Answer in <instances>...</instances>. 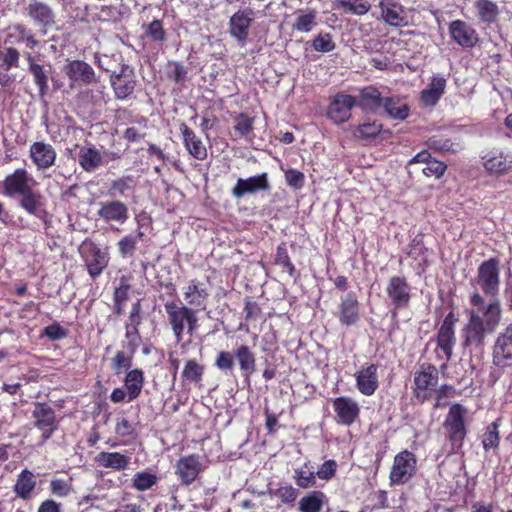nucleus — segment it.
I'll return each mask as SVG.
<instances>
[{
	"label": "nucleus",
	"mask_w": 512,
	"mask_h": 512,
	"mask_svg": "<svg viewBox=\"0 0 512 512\" xmlns=\"http://www.w3.org/2000/svg\"><path fill=\"white\" fill-rule=\"evenodd\" d=\"M470 308L466 309L467 322L462 329L464 344L467 347L481 348L487 336L494 334L503 317V309L498 298L486 300L479 293H473L469 299Z\"/></svg>",
	"instance_id": "obj_1"
},
{
	"label": "nucleus",
	"mask_w": 512,
	"mask_h": 512,
	"mask_svg": "<svg viewBox=\"0 0 512 512\" xmlns=\"http://www.w3.org/2000/svg\"><path fill=\"white\" fill-rule=\"evenodd\" d=\"M164 307L177 342L182 340L185 327L190 335L194 333L198 319L193 308L174 301L166 302Z\"/></svg>",
	"instance_id": "obj_2"
},
{
	"label": "nucleus",
	"mask_w": 512,
	"mask_h": 512,
	"mask_svg": "<svg viewBox=\"0 0 512 512\" xmlns=\"http://www.w3.org/2000/svg\"><path fill=\"white\" fill-rule=\"evenodd\" d=\"M79 252L89 276L93 279L99 277L109 264L108 252L93 241H83Z\"/></svg>",
	"instance_id": "obj_3"
},
{
	"label": "nucleus",
	"mask_w": 512,
	"mask_h": 512,
	"mask_svg": "<svg viewBox=\"0 0 512 512\" xmlns=\"http://www.w3.org/2000/svg\"><path fill=\"white\" fill-rule=\"evenodd\" d=\"M477 284L486 296L497 298L500 286V262L497 258H489L479 265Z\"/></svg>",
	"instance_id": "obj_4"
},
{
	"label": "nucleus",
	"mask_w": 512,
	"mask_h": 512,
	"mask_svg": "<svg viewBox=\"0 0 512 512\" xmlns=\"http://www.w3.org/2000/svg\"><path fill=\"white\" fill-rule=\"evenodd\" d=\"M468 410L458 403L450 405V454L459 453L467 435L466 417Z\"/></svg>",
	"instance_id": "obj_5"
},
{
	"label": "nucleus",
	"mask_w": 512,
	"mask_h": 512,
	"mask_svg": "<svg viewBox=\"0 0 512 512\" xmlns=\"http://www.w3.org/2000/svg\"><path fill=\"white\" fill-rule=\"evenodd\" d=\"M32 418L34 419V426L42 432V443L50 439L53 433L58 429L55 411L47 403H34Z\"/></svg>",
	"instance_id": "obj_6"
},
{
	"label": "nucleus",
	"mask_w": 512,
	"mask_h": 512,
	"mask_svg": "<svg viewBox=\"0 0 512 512\" xmlns=\"http://www.w3.org/2000/svg\"><path fill=\"white\" fill-rule=\"evenodd\" d=\"M37 185L36 180L24 168L16 169L3 181V192L10 198H16Z\"/></svg>",
	"instance_id": "obj_7"
},
{
	"label": "nucleus",
	"mask_w": 512,
	"mask_h": 512,
	"mask_svg": "<svg viewBox=\"0 0 512 512\" xmlns=\"http://www.w3.org/2000/svg\"><path fill=\"white\" fill-rule=\"evenodd\" d=\"M439 372L432 365H421L414 374V394L421 401L427 400L438 383Z\"/></svg>",
	"instance_id": "obj_8"
},
{
	"label": "nucleus",
	"mask_w": 512,
	"mask_h": 512,
	"mask_svg": "<svg viewBox=\"0 0 512 512\" xmlns=\"http://www.w3.org/2000/svg\"><path fill=\"white\" fill-rule=\"evenodd\" d=\"M334 315L341 325L351 327L360 320V303L354 292L350 291L340 297L337 311Z\"/></svg>",
	"instance_id": "obj_9"
},
{
	"label": "nucleus",
	"mask_w": 512,
	"mask_h": 512,
	"mask_svg": "<svg viewBox=\"0 0 512 512\" xmlns=\"http://www.w3.org/2000/svg\"><path fill=\"white\" fill-rule=\"evenodd\" d=\"M492 356L493 364L497 367L504 368L512 364V323L496 337Z\"/></svg>",
	"instance_id": "obj_10"
},
{
	"label": "nucleus",
	"mask_w": 512,
	"mask_h": 512,
	"mask_svg": "<svg viewBox=\"0 0 512 512\" xmlns=\"http://www.w3.org/2000/svg\"><path fill=\"white\" fill-rule=\"evenodd\" d=\"M110 81L115 97L119 100L127 99L134 92L136 86L132 69L126 64H121L118 70L112 71Z\"/></svg>",
	"instance_id": "obj_11"
},
{
	"label": "nucleus",
	"mask_w": 512,
	"mask_h": 512,
	"mask_svg": "<svg viewBox=\"0 0 512 512\" xmlns=\"http://www.w3.org/2000/svg\"><path fill=\"white\" fill-rule=\"evenodd\" d=\"M416 459L413 453L405 450L396 455L390 472V480L393 484H404L414 474Z\"/></svg>",
	"instance_id": "obj_12"
},
{
	"label": "nucleus",
	"mask_w": 512,
	"mask_h": 512,
	"mask_svg": "<svg viewBox=\"0 0 512 512\" xmlns=\"http://www.w3.org/2000/svg\"><path fill=\"white\" fill-rule=\"evenodd\" d=\"M482 164L490 175H501L512 170V153L499 149L486 151L481 156Z\"/></svg>",
	"instance_id": "obj_13"
},
{
	"label": "nucleus",
	"mask_w": 512,
	"mask_h": 512,
	"mask_svg": "<svg viewBox=\"0 0 512 512\" xmlns=\"http://www.w3.org/2000/svg\"><path fill=\"white\" fill-rule=\"evenodd\" d=\"M357 104V99L349 94L338 93L330 102L327 116L336 124H341L349 120L351 110Z\"/></svg>",
	"instance_id": "obj_14"
},
{
	"label": "nucleus",
	"mask_w": 512,
	"mask_h": 512,
	"mask_svg": "<svg viewBox=\"0 0 512 512\" xmlns=\"http://www.w3.org/2000/svg\"><path fill=\"white\" fill-rule=\"evenodd\" d=\"M26 14L40 28V32L45 35L47 31L55 24V13L46 3L33 1L26 7Z\"/></svg>",
	"instance_id": "obj_15"
},
{
	"label": "nucleus",
	"mask_w": 512,
	"mask_h": 512,
	"mask_svg": "<svg viewBox=\"0 0 512 512\" xmlns=\"http://www.w3.org/2000/svg\"><path fill=\"white\" fill-rule=\"evenodd\" d=\"M332 406L335 412V420L338 424L350 426L359 417V404L350 397H337L333 400Z\"/></svg>",
	"instance_id": "obj_16"
},
{
	"label": "nucleus",
	"mask_w": 512,
	"mask_h": 512,
	"mask_svg": "<svg viewBox=\"0 0 512 512\" xmlns=\"http://www.w3.org/2000/svg\"><path fill=\"white\" fill-rule=\"evenodd\" d=\"M254 20V12L247 8L234 13L229 21V32L238 43L244 44L249 35V29Z\"/></svg>",
	"instance_id": "obj_17"
},
{
	"label": "nucleus",
	"mask_w": 512,
	"mask_h": 512,
	"mask_svg": "<svg viewBox=\"0 0 512 512\" xmlns=\"http://www.w3.org/2000/svg\"><path fill=\"white\" fill-rule=\"evenodd\" d=\"M270 189L268 174L261 173L248 178H239L232 188V195L237 198H243L245 195L253 194Z\"/></svg>",
	"instance_id": "obj_18"
},
{
	"label": "nucleus",
	"mask_w": 512,
	"mask_h": 512,
	"mask_svg": "<svg viewBox=\"0 0 512 512\" xmlns=\"http://www.w3.org/2000/svg\"><path fill=\"white\" fill-rule=\"evenodd\" d=\"M64 72L75 85H90L96 82L93 68L82 60H72L67 63Z\"/></svg>",
	"instance_id": "obj_19"
},
{
	"label": "nucleus",
	"mask_w": 512,
	"mask_h": 512,
	"mask_svg": "<svg viewBox=\"0 0 512 512\" xmlns=\"http://www.w3.org/2000/svg\"><path fill=\"white\" fill-rule=\"evenodd\" d=\"M97 215L105 222L124 224L129 218L128 206L120 200L99 202Z\"/></svg>",
	"instance_id": "obj_20"
},
{
	"label": "nucleus",
	"mask_w": 512,
	"mask_h": 512,
	"mask_svg": "<svg viewBox=\"0 0 512 512\" xmlns=\"http://www.w3.org/2000/svg\"><path fill=\"white\" fill-rule=\"evenodd\" d=\"M386 293L396 309L404 308L410 300V286L405 278L394 276L390 278Z\"/></svg>",
	"instance_id": "obj_21"
},
{
	"label": "nucleus",
	"mask_w": 512,
	"mask_h": 512,
	"mask_svg": "<svg viewBox=\"0 0 512 512\" xmlns=\"http://www.w3.org/2000/svg\"><path fill=\"white\" fill-rule=\"evenodd\" d=\"M377 370L378 367L375 364H366L355 373L356 387L361 394L371 396L378 389Z\"/></svg>",
	"instance_id": "obj_22"
},
{
	"label": "nucleus",
	"mask_w": 512,
	"mask_h": 512,
	"mask_svg": "<svg viewBox=\"0 0 512 512\" xmlns=\"http://www.w3.org/2000/svg\"><path fill=\"white\" fill-rule=\"evenodd\" d=\"M184 300L190 308L204 310L209 297V293L204 283L196 279L190 280L183 288Z\"/></svg>",
	"instance_id": "obj_23"
},
{
	"label": "nucleus",
	"mask_w": 512,
	"mask_h": 512,
	"mask_svg": "<svg viewBox=\"0 0 512 512\" xmlns=\"http://www.w3.org/2000/svg\"><path fill=\"white\" fill-rule=\"evenodd\" d=\"M175 472L178 475L182 485H190L195 481L201 471L199 456L188 455L181 457L175 466Z\"/></svg>",
	"instance_id": "obj_24"
},
{
	"label": "nucleus",
	"mask_w": 512,
	"mask_h": 512,
	"mask_svg": "<svg viewBox=\"0 0 512 512\" xmlns=\"http://www.w3.org/2000/svg\"><path fill=\"white\" fill-rule=\"evenodd\" d=\"M30 157L38 170H44L52 167L56 161V150L45 142H34L30 146Z\"/></svg>",
	"instance_id": "obj_25"
},
{
	"label": "nucleus",
	"mask_w": 512,
	"mask_h": 512,
	"mask_svg": "<svg viewBox=\"0 0 512 512\" xmlns=\"http://www.w3.org/2000/svg\"><path fill=\"white\" fill-rule=\"evenodd\" d=\"M381 17L390 26L402 27L407 24L403 6L396 0H380Z\"/></svg>",
	"instance_id": "obj_26"
},
{
	"label": "nucleus",
	"mask_w": 512,
	"mask_h": 512,
	"mask_svg": "<svg viewBox=\"0 0 512 512\" xmlns=\"http://www.w3.org/2000/svg\"><path fill=\"white\" fill-rule=\"evenodd\" d=\"M450 37L464 48H472L478 41L476 31L464 21L450 22Z\"/></svg>",
	"instance_id": "obj_27"
},
{
	"label": "nucleus",
	"mask_w": 512,
	"mask_h": 512,
	"mask_svg": "<svg viewBox=\"0 0 512 512\" xmlns=\"http://www.w3.org/2000/svg\"><path fill=\"white\" fill-rule=\"evenodd\" d=\"M180 131L189 154L197 160H204L207 157V149L201 139L185 123L180 124Z\"/></svg>",
	"instance_id": "obj_28"
},
{
	"label": "nucleus",
	"mask_w": 512,
	"mask_h": 512,
	"mask_svg": "<svg viewBox=\"0 0 512 512\" xmlns=\"http://www.w3.org/2000/svg\"><path fill=\"white\" fill-rule=\"evenodd\" d=\"M234 356L240 371L247 379L256 371L255 353L247 345H239L234 349Z\"/></svg>",
	"instance_id": "obj_29"
},
{
	"label": "nucleus",
	"mask_w": 512,
	"mask_h": 512,
	"mask_svg": "<svg viewBox=\"0 0 512 512\" xmlns=\"http://www.w3.org/2000/svg\"><path fill=\"white\" fill-rule=\"evenodd\" d=\"M19 206L24 209L28 214L33 215L41 220L46 217V211L42 208V196L38 191L33 188L28 192L20 195Z\"/></svg>",
	"instance_id": "obj_30"
},
{
	"label": "nucleus",
	"mask_w": 512,
	"mask_h": 512,
	"mask_svg": "<svg viewBox=\"0 0 512 512\" xmlns=\"http://www.w3.org/2000/svg\"><path fill=\"white\" fill-rule=\"evenodd\" d=\"M95 461L103 468L121 471L129 466L130 457L119 452H100Z\"/></svg>",
	"instance_id": "obj_31"
},
{
	"label": "nucleus",
	"mask_w": 512,
	"mask_h": 512,
	"mask_svg": "<svg viewBox=\"0 0 512 512\" xmlns=\"http://www.w3.org/2000/svg\"><path fill=\"white\" fill-rule=\"evenodd\" d=\"M446 87V79L443 77L434 76L430 84L420 94V101L424 106H434Z\"/></svg>",
	"instance_id": "obj_32"
},
{
	"label": "nucleus",
	"mask_w": 512,
	"mask_h": 512,
	"mask_svg": "<svg viewBox=\"0 0 512 512\" xmlns=\"http://www.w3.org/2000/svg\"><path fill=\"white\" fill-rule=\"evenodd\" d=\"M317 14L315 9H298L292 30L300 33L311 32L317 25Z\"/></svg>",
	"instance_id": "obj_33"
},
{
	"label": "nucleus",
	"mask_w": 512,
	"mask_h": 512,
	"mask_svg": "<svg viewBox=\"0 0 512 512\" xmlns=\"http://www.w3.org/2000/svg\"><path fill=\"white\" fill-rule=\"evenodd\" d=\"M144 385V373L141 369H133L127 372L124 378V387L127 391V402L137 399Z\"/></svg>",
	"instance_id": "obj_34"
},
{
	"label": "nucleus",
	"mask_w": 512,
	"mask_h": 512,
	"mask_svg": "<svg viewBox=\"0 0 512 512\" xmlns=\"http://www.w3.org/2000/svg\"><path fill=\"white\" fill-rule=\"evenodd\" d=\"M103 161L100 151L95 146L82 147L78 153L80 167L86 172H94Z\"/></svg>",
	"instance_id": "obj_35"
},
{
	"label": "nucleus",
	"mask_w": 512,
	"mask_h": 512,
	"mask_svg": "<svg viewBox=\"0 0 512 512\" xmlns=\"http://www.w3.org/2000/svg\"><path fill=\"white\" fill-rule=\"evenodd\" d=\"M384 98L385 97L381 96V93L377 88L368 86L361 90L359 100L356 105L363 111H376L382 106Z\"/></svg>",
	"instance_id": "obj_36"
},
{
	"label": "nucleus",
	"mask_w": 512,
	"mask_h": 512,
	"mask_svg": "<svg viewBox=\"0 0 512 512\" xmlns=\"http://www.w3.org/2000/svg\"><path fill=\"white\" fill-rule=\"evenodd\" d=\"M387 115L396 120H405L409 116L407 103L397 96L385 97L382 106Z\"/></svg>",
	"instance_id": "obj_37"
},
{
	"label": "nucleus",
	"mask_w": 512,
	"mask_h": 512,
	"mask_svg": "<svg viewBox=\"0 0 512 512\" xmlns=\"http://www.w3.org/2000/svg\"><path fill=\"white\" fill-rule=\"evenodd\" d=\"M36 478L32 471L23 469L17 477L13 490L21 499H28L36 487Z\"/></svg>",
	"instance_id": "obj_38"
},
{
	"label": "nucleus",
	"mask_w": 512,
	"mask_h": 512,
	"mask_svg": "<svg viewBox=\"0 0 512 512\" xmlns=\"http://www.w3.org/2000/svg\"><path fill=\"white\" fill-rule=\"evenodd\" d=\"M499 422H500V419H497V420L491 422L490 424H488L485 427L484 432L481 436V444H482L483 450L486 453H489L491 451L495 453L499 449L500 441H501L500 433H499V426H500Z\"/></svg>",
	"instance_id": "obj_39"
},
{
	"label": "nucleus",
	"mask_w": 512,
	"mask_h": 512,
	"mask_svg": "<svg viewBox=\"0 0 512 512\" xmlns=\"http://www.w3.org/2000/svg\"><path fill=\"white\" fill-rule=\"evenodd\" d=\"M26 59L29 64V72L33 76L34 83L39 89V94L43 97L48 91V74L44 67L35 62L34 57L30 54H26Z\"/></svg>",
	"instance_id": "obj_40"
},
{
	"label": "nucleus",
	"mask_w": 512,
	"mask_h": 512,
	"mask_svg": "<svg viewBox=\"0 0 512 512\" xmlns=\"http://www.w3.org/2000/svg\"><path fill=\"white\" fill-rule=\"evenodd\" d=\"M254 117L239 113L233 117V130L237 138L250 139L253 133Z\"/></svg>",
	"instance_id": "obj_41"
},
{
	"label": "nucleus",
	"mask_w": 512,
	"mask_h": 512,
	"mask_svg": "<svg viewBox=\"0 0 512 512\" xmlns=\"http://www.w3.org/2000/svg\"><path fill=\"white\" fill-rule=\"evenodd\" d=\"M326 496L321 491H312L299 501L300 512H320Z\"/></svg>",
	"instance_id": "obj_42"
},
{
	"label": "nucleus",
	"mask_w": 512,
	"mask_h": 512,
	"mask_svg": "<svg viewBox=\"0 0 512 512\" xmlns=\"http://www.w3.org/2000/svg\"><path fill=\"white\" fill-rule=\"evenodd\" d=\"M479 19L486 23L492 24L496 22L499 14V9L496 3L491 0H478L476 2Z\"/></svg>",
	"instance_id": "obj_43"
},
{
	"label": "nucleus",
	"mask_w": 512,
	"mask_h": 512,
	"mask_svg": "<svg viewBox=\"0 0 512 512\" xmlns=\"http://www.w3.org/2000/svg\"><path fill=\"white\" fill-rule=\"evenodd\" d=\"M136 186V181L134 176L127 175L115 179L111 182L109 188V194L111 196H126L127 193L134 191Z\"/></svg>",
	"instance_id": "obj_44"
},
{
	"label": "nucleus",
	"mask_w": 512,
	"mask_h": 512,
	"mask_svg": "<svg viewBox=\"0 0 512 512\" xmlns=\"http://www.w3.org/2000/svg\"><path fill=\"white\" fill-rule=\"evenodd\" d=\"M143 236L144 233L139 230L136 235L129 234L121 238L117 244L120 255L122 257H131Z\"/></svg>",
	"instance_id": "obj_45"
},
{
	"label": "nucleus",
	"mask_w": 512,
	"mask_h": 512,
	"mask_svg": "<svg viewBox=\"0 0 512 512\" xmlns=\"http://www.w3.org/2000/svg\"><path fill=\"white\" fill-rule=\"evenodd\" d=\"M382 130V124L376 121H364L360 123L354 130L353 135L360 139L375 138Z\"/></svg>",
	"instance_id": "obj_46"
},
{
	"label": "nucleus",
	"mask_w": 512,
	"mask_h": 512,
	"mask_svg": "<svg viewBox=\"0 0 512 512\" xmlns=\"http://www.w3.org/2000/svg\"><path fill=\"white\" fill-rule=\"evenodd\" d=\"M336 2L344 11L357 16L365 15L371 8L366 0H336Z\"/></svg>",
	"instance_id": "obj_47"
},
{
	"label": "nucleus",
	"mask_w": 512,
	"mask_h": 512,
	"mask_svg": "<svg viewBox=\"0 0 512 512\" xmlns=\"http://www.w3.org/2000/svg\"><path fill=\"white\" fill-rule=\"evenodd\" d=\"M157 476L147 471H141L134 474L132 482L133 487L138 491H146L157 483Z\"/></svg>",
	"instance_id": "obj_48"
},
{
	"label": "nucleus",
	"mask_w": 512,
	"mask_h": 512,
	"mask_svg": "<svg viewBox=\"0 0 512 512\" xmlns=\"http://www.w3.org/2000/svg\"><path fill=\"white\" fill-rule=\"evenodd\" d=\"M204 367L196 360H188L184 366L182 377L189 382H199L203 376Z\"/></svg>",
	"instance_id": "obj_49"
},
{
	"label": "nucleus",
	"mask_w": 512,
	"mask_h": 512,
	"mask_svg": "<svg viewBox=\"0 0 512 512\" xmlns=\"http://www.w3.org/2000/svg\"><path fill=\"white\" fill-rule=\"evenodd\" d=\"M275 263L286 269V271L291 277H294L296 275V268L290 260L287 247L284 243L280 244L277 247Z\"/></svg>",
	"instance_id": "obj_50"
},
{
	"label": "nucleus",
	"mask_w": 512,
	"mask_h": 512,
	"mask_svg": "<svg viewBox=\"0 0 512 512\" xmlns=\"http://www.w3.org/2000/svg\"><path fill=\"white\" fill-rule=\"evenodd\" d=\"M312 47L317 52L328 53L333 51L336 45L329 33H319L314 37Z\"/></svg>",
	"instance_id": "obj_51"
},
{
	"label": "nucleus",
	"mask_w": 512,
	"mask_h": 512,
	"mask_svg": "<svg viewBox=\"0 0 512 512\" xmlns=\"http://www.w3.org/2000/svg\"><path fill=\"white\" fill-rule=\"evenodd\" d=\"M20 53L16 48L7 47L0 51V60L5 71L16 68L19 65Z\"/></svg>",
	"instance_id": "obj_52"
},
{
	"label": "nucleus",
	"mask_w": 512,
	"mask_h": 512,
	"mask_svg": "<svg viewBox=\"0 0 512 512\" xmlns=\"http://www.w3.org/2000/svg\"><path fill=\"white\" fill-rule=\"evenodd\" d=\"M293 478L297 486L304 489L312 487L316 483V474L303 468L295 469Z\"/></svg>",
	"instance_id": "obj_53"
},
{
	"label": "nucleus",
	"mask_w": 512,
	"mask_h": 512,
	"mask_svg": "<svg viewBox=\"0 0 512 512\" xmlns=\"http://www.w3.org/2000/svg\"><path fill=\"white\" fill-rule=\"evenodd\" d=\"M132 366V357L123 351H118L112 359V368L116 375L122 374Z\"/></svg>",
	"instance_id": "obj_54"
},
{
	"label": "nucleus",
	"mask_w": 512,
	"mask_h": 512,
	"mask_svg": "<svg viewBox=\"0 0 512 512\" xmlns=\"http://www.w3.org/2000/svg\"><path fill=\"white\" fill-rule=\"evenodd\" d=\"M234 352L231 353L229 351H220L215 359V367L222 372H232L234 369Z\"/></svg>",
	"instance_id": "obj_55"
},
{
	"label": "nucleus",
	"mask_w": 512,
	"mask_h": 512,
	"mask_svg": "<svg viewBox=\"0 0 512 512\" xmlns=\"http://www.w3.org/2000/svg\"><path fill=\"white\" fill-rule=\"evenodd\" d=\"M50 491L57 497H66L72 492L71 481L53 478L50 482Z\"/></svg>",
	"instance_id": "obj_56"
},
{
	"label": "nucleus",
	"mask_w": 512,
	"mask_h": 512,
	"mask_svg": "<svg viewBox=\"0 0 512 512\" xmlns=\"http://www.w3.org/2000/svg\"><path fill=\"white\" fill-rule=\"evenodd\" d=\"M408 257L412 258L416 264V269L423 270V266L426 263L425 249L420 243H412L409 246V250L407 252Z\"/></svg>",
	"instance_id": "obj_57"
},
{
	"label": "nucleus",
	"mask_w": 512,
	"mask_h": 512,
	"mask_svg": "<svg viewBox=\"0 0 512 512\" xmlns=\"http://www.w3.org/2000/svg\"><path fill=\"white\" fill-rule=\"evenodd\" d=\"M285 181L290 187L299 190L304 186L305 176L299 170L288 169L285 172Z\"/></svg>",
	"instance_id": "obj_58"
},
{
	"label": "nucleus",
	"mask_w": 512,
	"mask_h": 512,
	"mask_svg": "<svg viewBox=\"0 0 512 512\" xmlns=\"http://www.w3.org/2000/svg\"><path fill=\"white\" fill-rule=\"evenodd\" d=\"M297 493V489L291 485L282 486L274 492H271V494L275 495L285 504L293 503L297 498Z\"/></svg>",
	"instance_id": "obj_59"
},
{
	"label": "nucleus",
	"mask_w": 512,
	"mask_h": 512,
	"mask_svg": "<svg viewBox=\"0 0 512 512\" xmlns=\"http://www.w3.org/2000/svg\"><path fill=\"white\" fill-rule=\"evenodd\" d=\"M169 67L171 70L168 72V77L176 83H183L186 78L188 71L185 66L179 62H170Z\"/></svg>",
	"instance_id": "obj_60"
},
{
	"label": "nucleus",
	"mask_w": 512,
	"mask_h": 512,
	"mask_svg": "<svg viewBox=\"0 0 512 512\" xmlns=\"http://www.w3.org/2000/svg\"><path fill=\"white\" fill-rule=\"evenodd\" d=\"M123 60L121 55H95V62L98 65L99 68L106 72H110L112 74V71L115 70L112 67V62H121Z\"/></svg>",
	"instance_id": "obj_61"
},
{
	"label": "nucleus",
	"mask_w": 512,
	"mask_h": 512,
	"mask_svg": "<svg viewBox=\"0 0 512 512\" xmlns=\"http://www.w3.org/2000/svg\"><path fill=\"white\" fill-rule=\"evenodd\" d=\"M337 470V463L335 460L325 461L315 473L316 476L322 480H330L334 477Z\"/></svg>",
	"instance_id": "obj_62"
},
{
	"label": "nucleus",
	"mask_w": 512,
	"mask_h": 512,
	"mask_svg": "<svg viewBox=\"0 0 512 512\" xmlns=\"http://www.w3.org/2000/svg\"><path fill=\"white\" fill-rule=\"evenodd\" d=\"M148 36L156 42H162L165 40V31L163 29L162 22L160 20H153L147 29Z\"/></svg>",
	"instance_id": "obj_63"
},
{
	"label": "nucleus",
	"mask_w": 512,
	"mask_h": 512,
	"mask_svg": "<svg viewBox=\"0 0 512 512\" xmlns=\"http://www.w3.org/2000/svg\"><path fill=\"white\" fill-rule=\"evenodd\" d=\"M43 335L52 341L64 339L67 336V331L58 323H53L43 330Z\"/></svg>",
	"instance_id": "obj_64"
}]
</instances>
